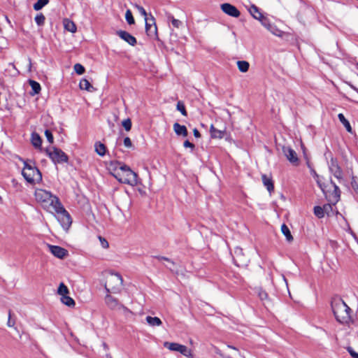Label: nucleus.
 <instances>
[{
    "instance_id": "nucleus-1",
    "label": "nucleus",
    "mask_w": 358,
    "mask_h": 358,
    "mask_svg": "<svg viewBox=\"0 0 358 358\" xmlns=\"http://www.w3.org/2000/svg\"><path fill=\"white\" fill-rule=\"evenodd\" d=\"M111 166H114L113 175L118 181L131 186L138 185V175L129 166L119 162H111Z\"/></svg>"
},
{
    "instance_id": "nucleus-2",
    "label": "nucleus",
    "mask_w": 358,
    "mask_h": 358,
    "mask_svg": "<svg viewBox=\"0 0 358 358\" xmlns=\"http://www.w3.org/2000/svg\"><path fill=\"white\" fill-rule=\"evenodd\" d=\"M34 196L36 202L45 210L53 213L61 203L59 198L50 192L43 189H36Z\"/></svg>"
},
{
    "instance_id": "nucleus-3",
    "label": "nucleus",
    "mask_w": 358,
    "mask_h": 358,
    "mask_svg": "<svg viewBox=\"0 0 358 358\" xmlns=\"http://www.w3.org/2000/svg\"><path fill=\"white\" fill-rule=\"evenodd\" d=\"M331 308L338 322L348 324L351 320L350 307L341 299H334L331 302Z\"/></svg>"
},
{
    "instance_id": "nucleus-4",
    "label": "nucleus",
    "mask_w": 358,
    "mask_h": 358,
    "mask_svg": "<svg viewBox=\"0 0 358 358\" xmlns=\"http://www.w3.org/2000/svg\"><path fill=\"white\" fill-rule=\"evenodd\" d=\"M52 213L55 215L64 230L67 231L71 225L72 220L69 213L65 210L62 204L60 203Z\"/></svg>"
},
{
    "instance_id": "nucleus-5",
    "label": "nucleus",
    "mask_w": 358,
    "mask_h": 358,
    "mask_svg": "<svg viewBox=\"0 0 358 358\" xmlns=\"http://www.w3.org/2000/svg\"><path fill=\"white\" fill-rule=\"evenodd\" d=\"M123 280L118 273H110L106 277L105 288L108 292L117 293L122 285Z\"/></svg>"
},
{
    "instance_id": "nucleus-6",
    "label": "nucleus",
    "mask_w": 358,
    "mask_h": 358,
    "mask_svg": "<svg viewBox=\"0 0 358 358\" xmlns=\"http://www.w3.org/2000/svg\"><path fill=\"white\" fill-rule=\"evenodd\" d=\"M22 174L24 179L30 183H33L35 181H40L42 179L40 171L36 167L32 166L27 163H24Z\"/></svg>"
},
{
    "instance_id": "nucleus-7",
    "label": "nucleus",
    "mask_w": 358,
    "mask_h": 358,
    "mask_svg": "<svg viewBox=\"0 0 358 358\" xmlns=\"http://www.w3.org/2000/svg\"><path fill=\"white\" fill-rule=\"evenodd\" d=\"M46 153L54 163H63L68 161V157L60 149L51 148L46 150Z\"/></svg>"
},
{
    "instance_id": "nucleus-8",
    "label": "nucleus",
    "mask_w": 358,
    "mask_h": 358,
    "mask_svg": "<svg viewBox=\"0 0 358 358\" xmlns=\"http://www.w3.org/2000/svg\"><path fill=\"white\" fill-rule=\"evenodd\" d=\"M331 183L334 188V190L332 192H325L324 189L318 182L320 188L325 194V196L327 199V200L332 204L335 205L340 199V189L334 182H331Z\"/></svg>"
},
{
    "instance_id": "nucleus-9",
    "label": "nucleus",
    "mask_w": 358,
    "mask_h": 358,
    "mask_svg": "<svg viewBox=\"0 0 358 358\" xmlns=\"http://www.w3.org/2000/svg\"><path fill=\"white\" fill-rule=\"evenodd\" d=\"M105 303L107 306L111 310H122L124 312H129V309L123 304L120 303L119 301L110 296L107 294L105 297Z\"/></svg>"
},
{
    "instance_id": "nucleus-10",
    "label": "nucleus",
    "mask_w": 358,
    "mask_h": 358,
    "mask_svg": "<svg viewBox=\"0 0 358 358\" xmlns=\"http://www.w3.org/2000/svg\"><path fill=\"white\" fill-rule=\"evenodd\" d=\"M282 152L287 159L292 164L297 165L299 164V158L296 152L289 146H282Z\"/></svg>"
},
{
    "instance_id": "nucleus-11",
    "label": "nucleus",
    "mask_w": 358,
    "mask_h": 358,
    "mask_svg": "<svg viewBox=\"0 0 358 358\" xmlns=\"http://www.w3.org/2000/svg\"><path fill=\"white\" fill-rule=\"evenodd\" d=\"M221 10L227 15L234 17H238L241 15L240 11L236 8V6L229 3H224L220 6Z\"/></svg>"
},
{
    "instance_id": "nucleus-12",
    "label": "nucleus",
    "mask_w": 358,
    "mask_h": 358,
    "mask_svg": "<svg viewBox=\"0 0 358 358\" xmlns=\"http://www.w3.org/2000/svg\"><path fill=\"white\" fill-rule=\"evenodd\" d=\"M145 31L148 36L154 38L157 37V28L154 18L149 20L145 18Z\"/></svg>"
},
{
    "instance_id": "nucleus-13",
    "label": "nucleus",
    "mask_w": 358,
    "mask_h": 358,
    "mask_svg": "<svg viewBox=\"0 0 358 358\" xmlns=\"http://www.w3.org/2000/svg\"><path fill=\"white\" fill-rule=\"evenodd\" d=\"M234 259L238 266H243L247 263V257L245 256L243 249L240 247H236L234 252Z\"/></svg>"
},
{
    "instance_id": "nucleus-14",
    "label": "nucleus",
    "mask_w": 358,
    "mask_h": 358,
    "mask_svg": "<svg viewBox=\"0 0 358 358\" xmlns=\"http://www.w3.org/2000/svg\"><path fill=\"white\" fill-rule=\"evenodd\" d=\"M329 170L335 178H336L338 180L343 179V171L341 167L339 166L338 162L333 158L331 159L330 162Z\"/></svg>"
},
{
    "instance_id": "nucleus-15",
    "label": "nucleus",
    "mask_w": 358,
    "mask_h": 358,
    "mask_svg": "<svg viewBox=\"0 0 358 358\" xmlns=\"http://www.w3.org/2000/svg\"><path fill=\"white\" fill-rule=\"evenodd\" d=\"M50 252L56 257L63 259L68 255V251L59 246L57 245H48Z\"/></svg>"
},
{
    "instance_id": "nucleus-16",
    "label": "nucleus",
    "mask_w": 358,
    "mask_h": 358,
    "mask_svg": "<svg viewBox=\"0 0 358 358\" xmlns=\"http://www.w3.org/2000/svg\"><path fill=\"white\" fill-rule=\"evenodd\" d=\"M117 34L129 45L134 46L136 44V39L126 31L120 30L117 31Z\"/></svg>"
},
{
    "instance_id": "nucleus-17",
    "label": "nucleus",
    "mask_w": 358,
    "mask_h": 358,
    "mask_svg": "<svg viewBox=\"0 0 358 358\" xmlns=\"http://www.w3.org/2000/svg\"><path fill=\"white\" fill-rule=\"evenodd\" d=\"M173 130L178 136L186 137L188 135V131L185 126L181 125L178 122L173 124Z\"/></svg>"
},
{
    "instance_id": "nucleus-18",
    "label": "nucleus",
    "mask_w": 358,
    "mask_h": 358,
    "mask_svg": "<svg viewBox=\"0 0 358 358\" xmlns=\"http://www.w3.org/2000/svg\"><path fill=\"white\" fill-rule=\"evenodd\" d=\"M262 182H263L264 185L266 187L267 190L269 192H273L274 189V186H273V183L271 178L267 177L266 175L263 174L262 176Z\"/></svg>"
},
{
    "instance_id": "nucleus-19",
    "label": "nucleus",
    "mask_w": 358,
    "mask_h": 358,
    "mask_svg": "<svg viewBox=\"0 0 358 358\" xmlns=\"http://www.w3.org/2000/svg\"><path fill=\"white\" fill-rule=\"evenodd\" d=\"M29 83L31 87V92H30L31 95L34 96L35 94H39L41 90L40 84L33 80H29Z\"/></svg>"
},
{
    "instance_id": "nucleus-20",
    "label": "nucleus",
    "mask_w": 358,
    "mask_h": 358,
    "mask_svg": "<svg viewBox=\"0 0 358 358\" xmlns=\"http://www.w3.org/2000/svg\"><path fill=\"white\" fill-rule=\"evenodd\" d=\"M249 12L255 19L260 21L263 19L262 14L259 12V8L256 6L252 5L249 9Z\"/></svg>"
},
{
    "instance_id": "nucleus-21",
    "label": "nucleus",
    "mask_w": 358,
    "mask_h": 358,
    "mask_svg": "<svg viewBox=\"0 0 358 358\" xmlns=\"http://www.w3.org/2000/svg\"><path fill=\"white\" fill-rule=\"evenodd\" d=\"M63 23L64 29L68 31L71 33H75L76 31V26L73 21L69 19H64Z\"/></svg>"
},
{
    "instance_id": "nucleus-22",
    "label": "nucleus",
    "mask_w": 358,
    "mask_h": 358,
    "mask_svg": "<svg viewBox=\"0 0 358 358\" xmlns=\"http://www.w3.org/2000/svg\"><path fill=\"white\" fill-rule=\"evenodd\" d=\"M338 118L340 120V122L343 124V126L345 127L346 130L348 132L352 133V127H351L349 121L345 117L343 114L339 113L338 115Z\"/></svg>"
},
{
    "instance_id": "nucleus-23",
    "label": "nucleus",
    "mask_w": 358,
    "mask_h": 358,
    "mask_svg": "<svg viewBox=\"0 0 358 358\" xmlns=\"http://www.w3.org/2000/svg\"><path fill=\"white\" fill-rule=\"evenodd\" d=\"M31 143L34 147H35L36 148H41V143H42V139L38 134L33 133L31 134Z\"/></svg>"
},
{
    "instance_id": "nucleus-24",
    "label": "nucleus",
    "mask_w": 358,
    "mask_h": 358,
    "mask_svg": "<svg viewBox=\"0 0 358 358\" xmlns=\"http://www.w3.org/2000/svg\"><path fill=\"white\" fill-rule=\"evenodd\" d=\"M146 321L151 327H159L162 324V320L157 317L147 316Z\"/></svg>"
},
{
    "instance_id": "nucleus-25",
    "label": "nucleus",
    "mask_w": 358,
    "mask_h": 358,
    "mask_svg": "<svg viewBox=\"0 0 358 358\" xmlns=\"http://www.w3.org/2000/svg\"><path fill=\"white\" fill-rule=\"evenodd\" d=\"M95 152L100 156L103 157L105 155L106 152V148L105 145L101 142H96L95 143Z\"/></svg>"
},
{
    "instance_id": "nucleus-26",
    "label": "nucleus",
    "mask_w": 358,
    "mask_h": 358,
    "mask_svg": "<svg viewBox=\"0 0 358 358\" xmlns=\"http://www.w3.org/2000/svg\"><path fill=\"white\" fill-rule=\"evenodd\" d=\"M210 135L214 138H222L224 136V131L217 129L213 125L210 126Z\"/></svg>"
},
{
    "instance_id": "nucleus-27",
    "label": "nucleus",
    "mask_w": 358,
    "mask_h": 358,
    "mask_svg": "<svg viewBox=\"0 0 358 358\" xmlns=\"http://www.w3.org/2000/svg\"><path fill=\"white\" fill-rule=\"evenodd\" d=\"M79 86L81 90H85L88 92H92L94 90L93 86L87 79H82L80 82Z\"/></svg>"
},
{
    "instance_id": "nucleus-28",
    "label": "nucleus",
    "mask_w": 358,
    "mask_h": 358,
    "mask_svg": "<svg viewBox=\"0 0 358 358\" xmlns=\"http://www.w3.org/2000/svg\"><path fill=\"white\" fill-rule=\"evenodd\" d=\"M178 352L188 358H194L192 350L189 349L187 346L181 345Z\"/></svg>"
},
{
    "instance_id": "nucleus-29",
    "label": "nucleus",
    "mask_w": 358,
    "mask_h": 358,
    "mask_svg": "<svg viewBox=\"0 0 358 358\" xmlns=\"http://www.w3.org/2000/svg\"><path fill=\"white\" fill-rule=\"evenodd\" d=\"M181 344L178 343L164 342V346L171 351L178 352Z\"/></svg>"
},
{
    "instance_id": "nucleus-30",
    "label": "nucleus",
    "mask_w": 358,
    "mask_h": 358,
    "mask_svg": "<svg viewBox=\"0 0 358 358\" xmlns=\"http://www.w3.org/2000/svg\"><path fill=\"white\" fill-rule=\"evenodd\" d=\"M281 231L285 236L287 241L291 242L293 241V236H292L288 227L285 224H283L281 226Z\"/></svg>"
},
{
    "instance_id": "nucleus-31",
    "label": "nucleus",
    "mask_w": 358,
    "mask_h": 358,
    "mask_svg": "<svg viewBox=\"0 0 358 358\" xmlns=\"http://www.w3.org/2000/svg\"><path fill=\"white\" fill-rule=\"evenodd\" d=\"M61 301L62 303H64V305L69 306V307H74L75 305H76V303H75V301L71 298L70 297L69 295L67 296H64L63 297H61Z\"/></svg>"
},
{
    "instance_id": "nucleus-32",
    "label": "nucleus",
    "mask_w": 358,
    "mask_h": 358,
    "mask_svg": "<svg viewBox=\"0 0 358 358\" xmlns=\"http://www.w3.org/2000/svg\"><path fill=\"white\" fill-rule=\"evenodd\" d=\"M57 294L60 295L61 297L67 296L69 294V288L63 282H61L57 289Z\"/></svg>"
},
{
    "instance_id": "nucleus-33",
    "label": "nucleus",
    "mask_w": 358,
    "mask_h": 358,
    "mask_svg": "<svg viewBox=\"0 0 358 358\" xmlns=\"http://www.w3.org/2000/svg\"><path fill=\"white\" fill-rule=\"evenodd\" d=\"M237 66L241 72L245 73L248 71L250 64L246 61H238Z\"/></svg>"
},
{
    "instance_id": "nucleus-34",
    "label": "nucleus",
    "mask_w": 358,
    "mask_h": 358,
    "mask_svg": "<svg viewBox=\"0 0 358 358\" xmlns=\"http://www.w3.org/2000/svg\"><path fill=\"white\" fill-rule=\"evenodd\" d=\"M49 3V0H38L34 4V9L35 10H39L43 8L45 6H46Z\"/></svg>"
},
{
    "instance_id": "nucleus-35",
    "label": "nucleus",
    "mask_w": 358,
    "mask_h": 358,
    "mask_svg": "<svg viewBox=\"0 0 358 358\" xmlns=\"http://www.w3.org/2000/svg\"><path fill=\"white\" fill-rule=\"evenodd\" d=\"M256 292H257L259 299L262 301H267L268 299V294L264 290H263L262 288H260V287L257 288L256 289Z\"/></svg>"
},
{
    "instance_id": "nucleus-36",
    "label": "nucleus",
    "mask_w": 358,
    "mask_h": 358,
    "mask_svg": "<svg viewBox=\"0 0 358 358\" xmlns=\"http://www.w3.org/2000/svg\"><path fill=\"white\" fill-rule=\"evenodd\" d=\"M333 206L334 205L331 203L324 205L322 208L324 214H327L328 216L333 214Z\"/></svg>"
},
{
    "instance_id": "nucleus-37",
    "label": "nucleus",
    "mask_w": 358,
    "mask_h": 358,
    "mask_svg": "<svg viewBox=\"0 0 358 358\" xmlns=\"http://www.w3.org/2000/svg\"><path fill=\"white\" fill-rule=\"evenodd\" d=\"M157 258L159 260H165V261L168 262L170 264V265L169 266L166 265V267L172 271H175L176 264L174 262L171 261V259H169V258L164 257H157Z\"/></svg>"
},
{
    "instance_id": "nucleus-38",
    "label": "nucleus",
    "mask_w": 358,
    "mask_h": 358,
    "mask_svg": "<svg viewBox=\"0 0 358 358\" xmlns=\"http://www.w3.org/2000/svg\"><path fill=\"white\" fill-rule=\"evenodd\" d=\"M125 19L129 24H133L135 22L132 13L130 10H127L126 11Z\"/></svg>"
},
{
    "instance_id": "nucleus-39",
    "label": "nucleus",
    "mask_w": 358,
    "mask_h": 358,
    "mask_svg": "<svg viewBox=\"0 0 358 358\" xmlns=\"http://www.w3.org/2000/svg\"><path fill=\"white\" fill-rule=\"evenodd\" d=\"M168 18L169 20H171L172 25L176 28L178 29L182 24V22L180 20L175 19L172 15H169Z\"/></svg>"
},
{
    "instance_id": "nucleus-40",
    "label": "nucleus",
    "mask_w": 358,
    "mask_h": 358,
    "mask_svg": "<svg viewBox=\"0 0 358 358\" xmlns=\"http://www.w3.org/2000/svg\"><path fill=\"white\" fill-rule=\"evenodd\" d=\"M45 20V17L44 15L42 13L37 14L36 16L35 17V22L39 26H41L44 24Z\"/></svg>"
},
{
    "instance_id": "nucleus-41",
    "label": "nucleus",
    "mask_w": 358,
    "mask_h": 358,
    "mask_svg": "<svg viewBox=\"0 0 358 358\" xmlns=\"http://www.w3.org/2000/svg\"><path fill=\"white\" fill-rule=\"evenodd\" d=\"M314 213L319 218L323 217L325 215L323 210V208L320 206H315L314 208Z\"/></svg>"
},
{
    "instance_id": "nucleus-42",
    "label": "nucleus",
    "mask_w": 358,
    "mask_h": 358,
    "mask_svg": "<svg viewBox=\"0 0 358 358\" xmlns=\"http://www.w3.org/2000/svg\"><path fill=\"white\" fill-rule=\"evenodd\" d=\"M177 109L184 116H187V111L185 107L184 103L182 101H178L177 103Z\"/></svg>"
},
{
    "instance_id": "nucleus-43",
    "label": "nucleus",
    "mask_w": 358,
    "mask_h": 358,
    "mask_svg": "<svg viewBox=\"0 0 358 358\" xmlns=\"http://www.w3.org/2000/svg\"><path fill=\"white\" fill-rule=\"evenodd\" d=\"M74 71L78 74L82 75L85 72V68L80 64H76L73 66Z\"/></svg>"
},
{
    "instance_id": "nucleus-44",
    "label": "nucleus",
    "mask_w": 358,
    "mask_h": 358,
    "mask_svg": "<svg viewBox=\"0 0 358 358\" xmlns=\"http://www.w3.org/2000/svg\"><path fill=\"white\" fill-rule=\"evenodd\" d=\"M122 124L126 131H129L131 130V121L129 118L123 120Z\"/></svg>"
},
{
    "instance_id": "nucleus-45",
    "label": "nucleus",
    "mask_w": 358,
    "mask_h": 358,
    "mask_svg": "<svg viewBox=\"0 0 358 358\" xmlns=\"http://www.w3.org/2000/svg\"><path fill=\"white\" fill-rule=\"evenodd\" d=\"M351 185L355 192L358 194V180L356 177H352Z\"/></svg>"
},
{
    "instance_id": "nucleus-46",
    "label": "nucleus",
    "mask_w": 358,
    "mask_h": 358,
    "mask_svg": "<svg viewBox=\"0 0 358 358\" xmlns=\"http://www.w3.org/2000/svg\"><path fill=\"white\" fill-rule=\"evenodd\" d=\"M268 29L273 34V35H275V36H282V31H280V29H277L276 27H273L272 29H271V27H268Z\"/></svg>"
},
{
    "instance_id": "nucleus-47",
    "label": "nucleus",
    "mask_w": 358,
    "mask_h": 358,
    "mask_svg": "<svg viewBox=\"0 0 358 358\" xmlns=\"http://www.w3.org/2000/svg\"><path fill=\"white\" fill-rule=\"evenodd\" d=\"M45 136L47 138V140H48V141L50 143H53L54 138H53V136L52 134V132L50 130L46 129L45 131Z\"/></svg>"
},
{
    "instance_id": "nucleus-48",
    "label": "nucleus",
    "mask_w": 358,
    "mask_h": 358,
    "mask_svg": "<svg viewBox=\"0 0 358 358\" xmlns=\"http://www.w3.org/2000/svg\"><path fill=\"white\" fill-rule=\"evenodd\" d=\"M99 239L100 243L103 248L106 249L108 248V246H109L108 243L104 238H103L101 236H99Z\"/></svg>"
},
{
    "instance_id": "nucleus-49",
    "label": "nucleus",
    "mask_w": 358,
    "mask_h": 358,
    "mask_svg": "<svg viewBox=\"0 0 358 358\" xmlns=\"http://www.w3.org/2000/svg\"><path fill=\"white\" fill-rule=\"evenodd\" d=\"M183 146H184L185 148H190L192 151H193V150H194V148H195V145H194L192 143L189 142L188 140H186V141L183 143Z\"/></svg>"
},
{
    "instance_id": "nucleus-50",
    "label": "nucleus",
    "mask_w": 358,
    "mask_h": 358,
    "mask_svg": "<svg viewBox=\"0 0 358 358\" xmlns=\"http://www.w3.org/2000/svg\"><path fill=\"white\" fill-rule=\"evenodd\" d=\"M136 8L138 9V10L139 11V13L145 17V19L147 17V13L145 11V10L141 6H138V5H136Z\"/></svg>"
},
{
    "instance_id": "nucleus-51",
    "label": "nucleus",
    "mask_w": 358,
    "mask_h": 358,
    "mask_svg": "<svg viewBox=\"0 0 358 358\" xmlns=\"http://www.w3.org/2000/svg\"><path fill=\"white\" fill-rule=\"evenodd\" d=\"M124 145L127 148H131L132 147V143L131 139L129 137H126L124 139Z\"/></svg>"
},
{
    "instance_id": "nucleus-52",
    "label": "nucleus",
    "mask_w": 358,
    "mask_h": 358,
    "mask_svg": "<svg viewBox=\"0 0 358 358\" xmlns=\"http://www.w3.org/2000/svg\"><path fill=\"white\" fill-rule=\"evenodd\" d=\"M348 351L353 358H358V353H357L352 348L348 347Z\"/></svg>"
},
{
    "instance_id": "nucleus-53",
    "label": "nucleus",
    "mask_w": 358,
    "mask_h": 358,
    "mask_svg": "<svg viewBox=\"0 0 358 358\" xmlns=\"http://www.w3.org/2000/svg\"><path fill=\"white\" fill-rule=\"evenodd\" d=\"M15 321L12 320L11 319V315H10V312H9V314H8V322H7V325L10 327H14L15 325Z\"/></svg>"
},
{
    "instance_id": "nucleus-54",
    "label": "nucleus",
    "mask_w": 358,
    "mask_h": 358,
    "mask_svg": "<svg viewBox=\"0 0 358 358\" xmlns=\"http://www.w3.org/2000/svg\"><path fill=\"white\" fill-rule=\"evenodd\" d=\"M193 133H194V136L196 138H199L201 136V134H200V133H199V131H198L197 129H194Z\"/></svg>"
},
{
    "instance_id": "nucleus-55",
    "label": "nucleus",
    "mask_w": 358,
    "mask_h": 358,
    "mask_svg": "<svg viewBox=\"0 0 358 358\" xmlns=\"http://www.w3.org/2000/svg\"><path fill=\"white\" fill-rule=\"evenodd\" d=\"M262 24H263L265 27H266L267 29H268V27H271V29H272V28H273V26H271L270 24H266V23L262 22Z\"/></svg>"
},
{
    "instance_id": "nucleus-56",
    "label": "nucleus",
    "mask_w": 358,
    "mask_h": 358,
    "mask_svg": "<svg viewBox=\"0 0 358 358\" xmlns=\"http://www.w3.org/2000/svg\"><path fill=\"white\" fill-rule=\"evenodd\" d=\"M227 347H228L229 348H231V349H233V350H237L235 347H234V346H231V345H227Z\"/></svg>"
},
{
    "instance_id": "nucleus-57",
    "label": "nucleus",
    "mask_w": 358,
    "mask_h": 358,
    "mask_svg": "<svg viewBox=\"0 0 358 358\" xmlns=\"http://www.w3.org/2000/svg\"><path fill=\"white\" fill-rule=\"evenodd\" d=\"M31 66V59H29V71H30Z\"/></svg>"
},
{
    "instance_id": "nucleus-58",
    "label": "nucleus",
    "mask_w": 358,
    "mask_h": 358,
    "mask_svg": "<svg viewBox=\"0 0 358 358\" xmlns=\"http://www.w3.org/2000/svg\"><path fill=\"white\" fill-rule=\"evenodd\" d=\"M1 200H2V198H1V196H0V201H1Z\"/></svg>"
},
{
    "instance_id": "nucleus-59",
    "label": "nucleus",
    "mask_w": 358,
    "mask_h": 358,
    "mask_svg": "<svg viewBox=\"0 0 358 358\" xmlns=\"http://www.w3.org/2000/svg\"><path fill=\"white\" fill-rule=\"evenodd\" d=\"M357 66H358V63H357Z\"/></svg>"
}]
</instances>
